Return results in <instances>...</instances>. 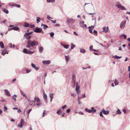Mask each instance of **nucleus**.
<instances>
[{
	"label": "nucleus",
	"mask_w": 130,
	"mask_h": 130,
	"mask_svg": "<svg viewBox=\"0 0 130 130\" xmlns=\"http://www.w3.org/2000/svg\"><path fill=\"white\" fill-rule=\"evenodd\" d=\"M31 36L25 33L24 35L23 39H26L28 40L27 42V44L26 47L27 48H24L23 50V52L25 54H31L33 53L34 52L30 51L32 49V47L35 46H37L38 45V42L35 40L32 41L30 39Z\"/></svg>",
	"instance_id": "1"
},
{
	"label": "nucleus",
	"mask_w": 130,
	"mask_h": 130,
	"mask_svg": "<svg viewBox=\"0 0 130 130\" xmlns=\"http://www.w3.org/2000/svg\"><path fill=\"white\" fill-rule=\"evenodd\" d=\"M72 82L74 86L75 87V90L77 94L78 95L79 94L80 91L79 90L80 87L78 85V82H76V80L72 81Z\"/></svg>",
	"instance_id": "2"
},
{
	"label": "nucleus",
	"mask_w": 130,
	"mask_h": 130,
	"mask_svg": "<svg viewBox=\"0 0 130 130\" xmlns=\"http://www.w3.org/2000/svg\"><path fill=\"white\" fill-rule=\"evenodd\" d=\"M34 31L36 33H41L42 34H44V32L42 31V28H40L38 27H37L34 29Z\"/></svg>",
	"instance_id": "3"
},
{
	"label": "nucleus",
	"mask_w": 130,
	"mask_h": 130,
	"mask_svg": "<svg viewBox=\"0 0 130 130\" xmlns=\"http://www.w3.org/2000/svg\"><path fill=\"white\" fill-rule=\"evenodd\" d=\"M14 25H10L9 26V27H12V28H8V30L9 31H11L12 30H18L19 29V28L18 27H14Z\"/></svg>",
	"instance_id": "4"
},
{
	"label": "nucleus",
	"mask_w": 130,
	"mask_h": 130,
	"mask_svg": "<svg viewBox=\"0 0 130 130\" xmlns=\"http://www.w3.org/2000/svg\"><path fill=\"white\" fill-rule=\"evenodd\" d=\"M126 21H123L121 23L120 25V28L121 29L124 28L125 27Z\"/></svg>",
	"instance_id": "5"
},
{
	"label": "nucleus",
	"mask_w": 130,
	"mask_h": 130,
	"mask_svg": "<svg viewBox=\"0 0 130 130\" xmlns=\"http://www.w3.org/2000/svg\"><path fill=\"white\" fill-rule=\"evenodd\" d=\"M116 6L118 8L121 9L122 10H126V9L125 7L124 6H122L120 4H116Z\"/></svg>",
	"instance_id": "6"
},
{
	"label": "nucleus",
	"mask_w": 130,
	"mask_h": 130,
	"mask_svg": "<svg viewBox=\"0 0 130 130\" xmlns=\"http://www.w3.org/2000/svg\"><path fill=\"white\" fill-rule=\"evenodd\" d=\"M109 28L108 26L107 27H104L102 28V32L105 33H107L109 31Z\"/></svg>",
	"instance_id": "7"
},
{
	"label": "nucleus",
	"mask_w": 130,
	"mask_h": 130,
	"mask_svg": "<svg viewBox=\"0 0 130 130\" xmlns=\"http://www.w3.org/2000/svg\"><path fill=\"white\" fill-rule=\"evenodd\" d=\"M24 122V121L23 119H21V120L20 124L21 125H20L19 124H18V127H19L21 128H22L23 127V123Z\"/></svg>",
	"instance_id": "8"
},
{
	"label": "nucleus",
	"mask_w": 130,
	"mask_h": 130,
	"mask_svg": "<svg viewBox=\"0 0 130 130\" xmlns=\"http://www.w3.org/2000/svg\"><path fill=\"white\" fill-rule=\"evenodd\" d=\"M51 61L50 60H43L42 63L44 64H49L51 63Z\"/></svg>",
	"instance_id": "9"
},
{
	"label": "nucleus",
	"mask_w": 130,
	"mask_h": 130,
	"mask_svg": "<svg viewBox=\"0 0 130 130\" xmlns=\"http://www.w3.org/2000/svg\"><path fill=\"white\" fill-rule=\"evenodd\" d=\"M6 94L8 96H10L11 95L9 91L7 89H5L4 90Z\"/></svg>",
	"instance_id": "10"
},
{
	"label": "nucleus",
	"mask_w": 130,
	"mask_h": 130,
	"mask_svg": "<svg viewBox=\"0 0 130 130\" xmlns=\"http://www.w3.org/2000/svg\"><path fill=\"white\" fill-rule=\"evenodd\" d=\"M43 97L44 99L46 101L47 100V96L46 94L45 93L44 90H43Z\"/></svg>",
	"instance_id": "11"
},
{
	"label": "nucleus",
	"mask_w": 130,
	"mask_h": 130,
	"mask_svg": "<svg viewBox=\"0 0 130 130\" xmlns=\"http://www.w3.org/2000/svg\"><path fill=\"white\" fill-rule=\"evenodd\" d=\"M74 21V20L71 18H68L67 20V22L69 23L70 22H72L73 21Z\"/></svg>",
	"instance_id": "12"
},
{
	"label": "nucleus",
	"mask_w": 130,
	"mask_h": 130,
	"mask_svg": "<svg viewBox=\"0 0 130 130\" xmlns=\"http://www.w3.org/2000/svg\"><path fill=\"white\" fill-rule=\"evenodd\" d=\"M6 53H7V54H8V53L7 52L6 49H5L2 51V54L3 55H4Z\"/></svg>",
	"instance_id": "13"
},
{
	"label": "nucleus",
	"mask_w": 130,
	"mask_h": 130,
	"mask_svg": "<svg viewBox=\"0 0 130 130\" xmlns=\"http://www.w3.org/2000/svg\"><path fill=\"white\" fill-rule=\"evenodd\" d=\"M44 50L43 47L42 46H40L39 48V51L40 53H42Z\"/></svg>",
	"instance_id": "14"
},
{
	"label": "nucleus",
	"mask_w": 130,
	"mask_h": 130,
	"mask_svg": "<svg viewBox=\"0 0 130 130\" xmlns=\"http://www.w3.org/2000/svg\"><path fill=\"white\" fill-rule=\"evenodd\" d=\"M11 6H15L18 8H20V5L17 4H14L12 5H10Z\"/></svg>",
	"instance_id": "15"
},
{
	"label": "nucleus",
	"mask_w": 130,
	"mask_h": 130,
	"mask_svg": "<svg viewBox=\"0 0 130 130\" xmlns=\"http://www.w3.org/2000/svg\"><path fill=\"white\" fill-rule=\"evenodd\" d=\"M60 44L66 49H68L69 47V45H64L62 44V43H60Z\"/></svg>",
	"instance_id": "16"
},
{
	"label": "nucleus",
	"mask_w": 130,
	"mask_h": 130,
	"mask_svg": "<svg viewBox=\"0 0 130 130\" xmlns=\"http://www.w3.org/2000/svg\"><path fill=\"white\" fill-rule=\"evenodd\" d=\"M86 52V51L83 48H80V52L83 54H84Z\"/></svg>",
	"instance_id": "17"
},
{
	"label": "nucleus",
	"mask_w": 130,
	"mask_h": 130,
	"mask_svg": "<svg viewBox=\"0 0 130 130\" xmlns=\"http://www.w3.org/2000/svg\"><path fill=\"white\" fill-rule=\"evenodd\" d=\"M34 102L36 101L37 102H39L40 101V99L37 96H35L34 98Z\"/></svg>",
	"instance_id": "18"
},
{
	"label": "nucleus",
	"mask_w": 130,
	"mask_h": 130,
	"mask_svg": "<svg viewBox=\"0 0 130 130\" xmlns=\"http://www.w3.org/2000/svg\"><path fill=\"white\" fill-rule=\"evenodd\" d=\"M20 92L21 94L23 95L24 97H25L26 99H28L26 94L23 91L21 90H20Z\"/></svg>",
	"instance_id": "19"
},
{
	"label": "nucleus",
	"mask_w": 130,
	"mask_h": 130,
	"mask_svg": "<svg viewBox=\"0 0 130 130\" xmlns=\"http://www.w3.org/2000/svg\"><path fill=\"white\" fill-rule=\"evenodd\" d=\"M43 26V28L44 29H46L47 28H48V27L47 25L44 24H41V26Z\"/></svg>",
	"instance_id": "20"
},
{
	"label": "nucleus",
	"mask_w": 130,
	"mask_h": 130,
	"mask_svg": "<svg viewBox=\"0 0 130 130\" xmlns=\"http://www.w3.org/2000/svg\"><path fill=\"white\" fill-rule=\"evenodd\" d=\"M23 26L25 27H28L30 25L29 23L25 22L24 23V25Z\"/></svg>",
	"instance_id": "21"
},
{
	"label": "nucleus",
	"mask_w": 130,
	"mask_h": 130,
	"mask_svg": "<svg viewBox=\"0 0 130 130\" xmlns=\"http://www.w3.org/2000/svg\"><path fill=\"white\" fill-rule=\"evenodd\" d=\"M91 111V112L92 113L96 112V110L95 109H94L93 107H92L91 108V109L90 110Z\"/></svg>",
	"instance_id": "22"
},
{
	"label": "nucleus",
	"mask_w": 130,
	"mask_h": 130,
	"mask_svg": "<svg viewBox=\"0 0 130 130\" xmlns=\"http://www.w3.org/2000/svg\"><path fill=\"white\" fill-rule=\"evenodd\" d=\"M0 46L3 48H4V45L2 42H0Z\"/></svg>",
	"instance_id": "23"
},
{
	"label": "nucleus",
	"mask_w": 130,
	"mask_h": 130,
	"mask_svg": "<svg viewBox=\"0 0 130 130\" xmlns=\"http://www.w3.org/2000/svg\"><path fill=\"white\" fill-rule=\"evenodd\" d=\"M41 20L40 18L38 17L37 18L36 21L37 23L38 24L40 22Z\"/></svg>",
	"instance_id": "24"
},
{
	"label": "nucleus",
	"mask_w": 130,
	"mask_h": 130,
	"mask_svg": "<svg viewBox=\"0 0 130 130\" xmlns=\"http://www.w3.org/2000/svg\"><path fill=\"white\" fill-rule=\"evenodd\" d=\"M2 10L5 13L8 14L9 13V11L7 10H6L5 8H3Z\"/></svg>",
	"instance_id": "25"
},
{
	"label": "nucleus",
	"mask_w": 130,
	"mask_h": 130,
	"mask_svg": "<svg viewBox=\"0 0 130 130\" xmlns=\"http://www.w3.org/2000/svg\"><path fill=\"white\" fill-rule=\"evenodd\" d=\"M71 49H73L74 48V47H75V45L74 44H73L72 43H71Z\"/></svg>",
	"instance_id": "26"
},
{
	"label": "nucleus",
	"mask_w": 130,
	"mask_h": 130,
	"mask_svg": "<svg viewBox=\"0 0 130 130\" xmlns=\"http://www.w3.org/2000/svg\"><path fill=\"white\" fill-rule=\"evenodd\" d=\"M109 112V110H106L104 111V112L103 113L105 115H108Z\"/></svg>",
	"instance_id": "27"
},
{
	"label": "nucleus",
	"mask_w": 130,
	"mask_h": 130,
	"mask_svg": "<svg viewBox=\"0 0 130 130\" xmlns=\"http://www.w3.org/2000/svg\"><path fill=\"white\" fill-rule=\"evenodd\" d=\"M9 46L10 48H14L15 47V45L14 44L12 45V43H10L9 44Z\"/></svg>",
	"instance_id": "28"
},
{
	"label": "nucleus",
	"mask_w": 130,
	"mask_h": 130,
	"mask_svg": "<svg viewBox=\"0 0 130 130\" xmlns=\"http://www.w3.org/2000/svg\"><path fill=\"white\" fill-rule=\"evenodd\" d=\"M85 110L88 113H92L91 111L90 110L88 109L87 108H86L85 109Z\"/></svg>",
	"instance_id": "29"
},
{
	"label": "nucleus",
	"mask_w": 130,
	"mask_h": 130,
	"mask_svg": "<svg viewBox=\"0 0 130 130\" xmlns=\"http://www.w3.org/2000/svg\"><path fill=\"white\" fill-rule=\"evenodd\" d=\"M55 0H46V1L48 3H54L55 2Z\"/></svg>",
	"instance_id": "30"
},
{
	"label": "nucleus",
	"mask_w": 130,
	"mask_h": 130,
	"mask_svg": "<svg viewBox=\"0 0 130 130\" xmlns=\"http://www.w3.org/2000/svg\"><path fill=\"white\" fill-rule=\"evenodd\" d=\"M114 83L115 86H117L118 84V81L116 79H115L114 81Z\"/></svg>",
	"instance_id": "31"
},
{
	"label": "nucleus",
	"mask_w": 130,
	"mask_h": 130,
	"mask_svg": "<svg viewBox=\"0 0 130 130\" xmlns=\"http://www.w3.org/2000/svg\"><path fill=\"white\" fill-rule=\"evenodd\" d=\"M17 97V96L15 94L14 95H13L12 97V99L14 100L15 101H16V98Z\"/></svg>",
	"instance_id": "32"
},
{
	"label": "nucleus",
	"mask_w": 130,
	"mask_h": 130,
	"mask_svg": "<svg viewBox=\"0 0 130 130\" xmlns=\"http://www.w3.org/2000/svg\"><path fill=\"white\" fill-rule=\"evenodd\" d=\"M66 60L68 62L69 61V56H65Z\"/></svg>",
	"instance_id": "33"
},
{
	"label": "nucleus",
	"mask_w": 130,
	"mask_h": 130,
	"mask_svg": "<svg viewBox=\"0 0 130 130\" xmlns=\"http://www.w3.org/2000/svg\"><path fill=\"white\" fill-rule=\"evenodd\" d=\"M93 29H92L91 28V27H89V31L90 32V33L91 34L93 33V32L92 31V30Z\"/></svg>",
	"instance_id": "34"
},
{
	"label": "nucleus",
	"mask_w": 130,
	"mask_h": 130,
	"mask_svg": "<svg viewBox=\"0 0 130 130\" xmlns=\"http://www.w3.org/2000/svg\"><path fill=\"white\" fill-rule=\"evenodd\" d=\"M113 57H115L116 59H120L121 58V56H119L117 55Z\"/></svg>",
	"instance_id": "35"
},
{
	"label": "nucleus",
	"mask_w": 130,
	"mask_h": 130,
	"mask_svg": "<svg viewBox=\"0 0 130 130\" xmlns=\"http://www.w3.org/2000/svg\"><path fill=\"white\" fill-rule=\"evenodd\" d=\"M50 99H53V96L54 95V94L53 93H50Z\"/></svg>",
	"instance_id": "36"
},
{
	"label": "nucleus",
	"mask_w": 130,
	"mask_h": 130,
	"mask_svg": "<svg viewBox=\"0 0 130 130\" xmlns=\"http://www.w3.org/2000/svg\"><path fill=\"white\" fill-rule=\"evenodd\" d=\"M72 81L76 80L75 76L74 75H73L72 76Z\"/></svg>",
	"instance_id": "37"
},
{
	"label": "nucleus",
	"mask_w": 130,
	"mask_h": 130,
	"mask_svg": "<svg viewBox=\"0 0 130 130\" xmlns=\"http://www.w3.org/2000/svg\"><path fill=\"white\" fill-rule=\"evenodd\" d=\"M27 99L28 101H29L30 103H32L31 104V105H33V103H35V102L33 100H29L28 99Z\"/></svg>",
	"instance_id": "38"
},
{
	"label": "nucleus",
	"mask_w": 130,
	"mask_h": 130,
	"mask_svg": "<svg viewBox=\"0 0 130 130\" xmlns=\"http://www.w3.org/2000/svg\"><path fill=\"white\" fill-rule=\"evenodd\" d=\"M117 113L118 114H121L122 113L120 110L119 109H118L117 111Z\"/></svg>",
	"instance_id": "39"
},
{
	"label": "nucleus",
	"mask_w": 130,
	"mask_h": 130,
	"mask_svg": "<svg viewBox=\"0 0 130 130\" xmlns=\"http://www.w3.org/2000/svg\"><path fill=\"white\" fill-rule=\"evenodd\" d=\"M50 36L51 37H53L54 35V34L53 32H52L50 33Z\"/></svg>",
	"instance_id": "40"
},
{
	"label": "nucleus",
	"mask_w": 130,
	"mask_h": 130,
	"mask_svg": "<svg viewBox=\"0 0 130 130\" xmlns=\"http://www.w3.org/2000/svg\"><path fill=\"white\" fill-rule=\"evenodd\" d=\"M93 33L94 35H95V36H97L98 35L97 32V31L95 30H94L93 31Z\"/></svg>",
	"instance_id": "41"
},
{
	"label": "nucleus",
	"mask_w": 130,
	"mask_h": 130,
	"mask_svg": "<svg viewBox=\"0 0 130 130\" xmlns=\"http://www.w3.org/2000/svg\"><path fill=\"white\" fill-rule=\"evenodd\" d=\"M6 22V20H3V21L1 22V24L3 25V24H5Z\"/></svg>",
	"instance_id": "42"
},
{
	"label": "nucleus",
	"mask_w": 130,
	"mask_h": 130,
	"mask_svg": "<svg viewBox=\"0 0 130 130\" xmlns=\"http://www.w3.org/2000/svg\"><path fill=\"white\" fill-rule=\"evenodd\" d=\"M47 18L49 20L51 21V20H50L51 19H53L52 18L50 17L49 15H47Z\"/></svg>",
	"instance_id": "43"
},
{
	"label": "nucleus",
	"mask_w": 130,
	"mask_h": 130,
	"mask_svg": "<svg viewBox=\"0 0 130 130\" xmlns=\"http://www.w3.org/2000/svg\"><path fill=\"white\" fill-rule=\"evenodd\" d=\"M93 46L92 45L90 46L89 47L90 50L91 51H92L93 50Z\"/></svg>",
	"instance_id": "44"
},
{
	"label": "nucleus",
	"mask_w": 130,
	"mask_h": 130,
	"mask_svg": "<svg viewBox=\"0 0 130 130\" xmlns=\"http://www.w3.org/2000/svg\"><path fill=\"white\" fill-rule=\"evenodd\" d=\"M61 111L60 110V109H59L58 110L57 112V113L59 115L60 114V112H61Z\"/></svg>",
	"instance_id": "45"
},
{
	"label": "nucleus",
	"mask_w": 130,
	"mask_h": 130,
	"mask_svg": "<svg viewBox=\"0 0 130 130\" xmlns=\"http://www.w3.org/2000/svg\"><path fill=\"white\" fill-rule=\"evenodd\" d=\"M121 36L124 38L125 39H126V35L123 34H122Z\"/></svg>",
	"instance_id": "46"
},
{
	"label": "nucleus",
	"mask_w": 130,
	"mask_h": 130,
	"mask_svg": "<svg viewBox=\"0 0 130 130\" xmlns=\"http://www.w3.org/2000/svg\"><path fill=\"white\" fill-rule=\"evenodd\" d=\"M71 96L73 97L74 98L76 96V94L75 93H71Z\"/></svg>",
	"instance_id": "47"
},
{
	"label": "nucleus",
	"mask_w": 130,
	"mask_h": 130,
	"mask_svg": "<svg viewBox=\"0 0 130 130\" xmlns=\"http://www.w3.org/2000/svg\"><path fill=\"white\" fill-rule=\"evenodd\" d=\"M87 26V25L86 24H83V25L82 26V27L84 28H86Z\"/></svg>",
	"instance_id": "48"
},
{
	"label": "nucleus",
	"mask_w": 130,
	"mask_h": 130,
	"mask_svg": "<svg viewBox=\"0 0 130 130\" xmlns=\"http://www.w3.org/2000/svg\"><path fill=\"white\" fill-rule=\"evenodd\" d=\"M100 116L102 117H104V116L102 114V111H101L100 113Z\"/></svg>",
	"instance_id": "49"
},
{
	"label": "nucleus",
	"mask_w": 130,
	"mask_h": 130,
	"mask_svg": "<svg viewBox=\"0 0 130 130\" xmlns=\"http://www.w3.org/2000/svg\"><path fill=\"white\" fill-rule=\"evenodd\" d=\"M87 15H93L95 14V13H87Z\"/></svg>",
	"instance_id": "50"
},
{
	"label": "nucleus",
	"mask_w": 130,
	"mask_h": 130,
	"mask_svg": "<svg viewBox=\"0 0 130 130\" xmlns=\"http://www.w3.org/2000/svg\"><path fill=\"white\" fill-rule=\"evenodd\" d=\"M5 107L4 108V111H6L7 109V108L5 106V105H4Z\"/></svg>",
	"instance_id": "51"
},
{
	"label": "nucleus",
	"mask_w": 130,
	"mask_h": 130,
	"mask_svg": "<svg viewBox=\"0 0 130 130\" xmlns=\"http://www.w3.org/2000/svg\"><path fill=\"white\" fill-rule=\"evenodd\" d=\"M31 66L32 67L34 68H35V67H36L35 65L32 63L31 64Z\"/></svg>",
	"instance_id": "52"
},
{
	"label": "nucleus",
	"mask_w": 130,
	"mask_h": 130,
	"mask_svg": "<svg viewBox=\"0 0 130 130\" xmlns=\"http://www.w3.org/2000/svg\"><path fill=\"white\" fill-rule=\"evenodd\" d=\"M46 113V111L45 110H44L43 112V115H42V117H44V116L45 114Z\"/></svg>",
	"instance_id": "53"
},
{
	"label": "nucleus",
	"mask_w": 130,
	"mask_h": 130,
	"mask_svg": "<svg viewBox=\"0 0 130 130\" xmlns=\"http://www.w3.org/2000/svg\"><path fill=\"white\" fill-rule=\"evenodd\" d=\"M67 106L66 105H64L63 106H62V108L63 109H64L66 108H67Z\"/></svg>",
	"instance_id": "54"
},
{
	"label": "nucleus",
	"mask_w": 130,
	"mask_h": 130,
	"mask_svg": "<svg viewBox=\"0 0 130 130\" xmlns=\"http://www.w3.org/2000/svg\"><path fill=\"white\" fill-rule=\"evenodd\" d=\"M33 33V32L31 31L30 32H26L27 34H28V35H30L32 33Z\"/></svg>",
	"instance_id": "55"
},
{
	"label": "nucleus",
	"mask_w": 130,
	"mask_h": 130,
	"mask_svg": "<svg viewBox=\"0 0 130 130\" xmlns=\"http://www.w3.org/2000/svg\"><path fill=\"white\" fill-rule=\"evenodd\" d=\"M31 110H32L31 109H30L29 110V111L27 112V113L28 114V116L29 113L30 112V111H31Z\"/></svg>",
	"instance_id": "56"
},
{
	"label": "nucleus",
	"mask_w": 130,
	"mask_h": 130,
	"mask_svg": "<svg viewBox=\"0 0 130 130\" xmlns=\"http://www.w3.org/2000/svg\"><path fill=\"white\" fill-rule=\"evenodd\" d=\"M84 21H82L80 22V24H82L83 25L84 24Z\"/></svg>",
	"instance_id": "57"
},
{
	"label": "nucleus",
	"mask_w": 130,
	"mask_h": 130,
	"mask_svg": "<svg viewBox=\"0 0 130 130\" xmlns=\"http://www.w3.org/2000/svg\"><path fill=\"white\" fill-rule=\"evenodd\" d=\"M70 109H68L66 111L67 113H69L70 112Z\"/></svg>",
	"instance_id": "58"
},
{
	"label": "nucleus",
	"mask_w": 130,
	"mask_h": 130,
	"mask_svg": "<svg viewBox=\"0 0 130 130\" xmlns=\"http://www.w3.org/2000/svg\"><path fill=\"white\" fill-rule=\"evenodd\" d=\"M51 21L54 24H55L56 23V20L55 21L51 20Z\"/></svg>",
	"instance_id": "59"
},
{
	"label": "nucleus",
	"mask_w": 130,
	"mask_h": 130,
	"mask_svg": "<svg viewBox=\"0 0 130 130\" xmlns=\"http://www.w3.org/2000/svg\"><path fill=\"white\" fill-rule=\"evenodd\" d=\"M35 26V25L34 24L31 25H30V27L31 28H34Z\"/></svg>",
	"instance_id": "60"
},
{
	"label": "nucleus",
	"mask_w": 130,
	"mask_h": 130,
	"mask_svg": "<svg viewBox=\"0 0 130 130\" xmlns=\"http://www.w3.org/2000/svg\"><path fill=\"white\" fill-rule=\"evenodd\" d=\"M16 80V79L14 78L13 79L12 81V83H14V82H15Z\"/></svg>",
	"instance_id": "61"
},
{
	"label": "nucleus",
	"mask_w": 130,
	"mask_h": 130,
	"mask_svg": "<svg viewBox=\"0 0 130 130\" xmlns=\"http://www.w3.org/2000/svg\"><path fill=\"white\" fill-rule=\"evenodd\" d=\"M73 33L75 35H76V36L78 35V34H77L76 32L75 31H74L73 32Z\"/></svg>",
	"instance_id": "62"
},
{
	"label": "nucleus",
	"mask_w": 130,
	"mask_h": 130,
	"mask_svg": "<svg viewBox=\"0 0 130 130\" xmlns=\"http://www.w3.org/2000/svg\"><path fill=\"white\" fill-rule=\"evenodd\" d=\"M123 111L124 112V113L125 114L126 113V110L125 109H123Z\"/></svg>",
	"instance_id": "63"
},
{
	"label": "nucleus",
	"mask_w": 130,
	"mask_h": 130,
	"mask_svg": "<svg viewBox=\"0 0 130 130\" xmlns=\"http://www.w3.org/2000/svg\"><path fill=\"white\" fill-rule=\"evenodd\" d=\"M35 70H38V69H39V68L38 67H35V68H34Z\"/></svg>",
	"instance_id": "64"
}]
</instances>
